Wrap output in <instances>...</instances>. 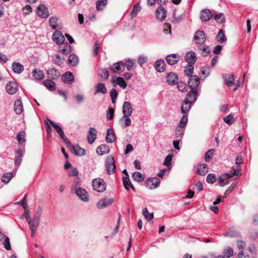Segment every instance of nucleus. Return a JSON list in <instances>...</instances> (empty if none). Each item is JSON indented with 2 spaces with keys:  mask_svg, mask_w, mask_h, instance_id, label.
Returning a JSON list of instances; mask_svg holds the SVG:
<instances>
[{
  "mask_svg": "<svg viewBox=\"0 0 258 258\" xmlns=\"http://www.w3.org/2000/svg\"><path fill=\"white\" fill-rule=\"evenodd\" d=\"M78 57L75 54H72L69 56L68 62L72 66H76L78 63Z\"/></svg>",
  "mask_w": 258,
  "mask_h": 258,
  "instance_id": "nucleus-36",
  "label": "nucleus"
},
{
  "mask_svg": "<svg viewBox=\"0 0 258 258\" xmlns=\"http://www.w3.org/2000/svg\"><path fill=\"white\" fill-rule=\"evenodd\" d=\"M37 14L42 18H46L49 16L48 9L44 5H40L37 7Z\"/></svg>",
  "mask_w": 258,
  "mask_h": 258,
  "instance_id": "nucleus-12",
  "label": "nucleus"
},
{
  "mask_svg": "<svg viewBox=\"0 0 258 258\" xmlns=\"http://www.w3.org/2000/svg\"><path fill=\"white\" fill-rule=\"evenodd\" d=\"M14 110L18 114H20L23 111L22 102L20 99H17L14 104Z\"/></svg>",
  "mask_w": 258,
  "mask_h": 258,
  "instance_id": "nucleus-27",
  "label": "nucleus"
},
{
  "mask_svg": "<svg viewBox=\"0 0 258 258\" xmlns=\"http://www.w3.org/2000/svg\"><path fill=\"white\" fill-rule=\"evenodd\" d=\"M187 121L188 118L187 115H183L180 120L178 126L183 128L186 125Z\"/></svg>",
  "mask_w": 258,
  "mask_h": 258,
  "instance_id": "nucleus-53",
  "label": "nucleus"
},
{
  "mask_svg": "<svg viewBox=\"0 0 258 258\" xmlns=\"http://www.w3.org/2000/svg\"><path fill=\"white\" fill-rule=\"evenodd\" d=\"M123 183L125 189H128V185L131 184V181L129 176H124L122 179Z\"/></svg>",
  "mask_w": 258,
  "mask_h": 258,
  "instance_id": "nucleus-64",
  "label": "nucleus"
},
{
  "mask_svg": "<svg viewBox=\"0 0 258 258\" xmlns=\"http://www.w3.org/2000/svg\"><path fill=\"white\" fill-rule=\"evenodd\" d=\"M59 52L60 53L67 55L69 54L72 51V47L68 43H62L58 47Z\"/></svg>",
  "mask_w": 258,
  "mask_h": 258,
  "instance_id": "nucleus-13",
  "label": "nucleus"
},
{
  "mask_svg": "<svg viewBox=\"0 0 258 258\" xmlns=\"http://www.w3.org/2000/svg\"><path fill=\"white\" fill-rule=\"evenodd\" d=\"M143 214L145 218L149 221L152 220L154 217V213H151L149 214L148 210L146 208L144 209L143 211Z\"/></svg>",
  "mask_w": 258,
  "mask_h": 258,
  "instance_id": "nucleus-51",
  "label": "nucleus"
},
{
  "mask_svg": "<svg viewBox=\"0 0 258 258\" xmlns=\"http://www.w3.org/2000/svg\"><path fill=\"white\" fill-rule=\"evenodd\" d=\"M207 182L209 183L213 184L216 181V176L214 174L210 173L207 176Z\"/></svg>",
  "mask_w": 258,
  "mask_h": 258,
  "instance_id": "nucleus-56",
  "label": "nucleus"
},
{
  "mask_svg": "<svg viewBox=\"0 0 258 258\" xmlns=\"http://www.w3.org/2000/svg\"><path fill=\"white\" fill-rule=\"evenodd\" d=\"M44 85L49 90L53 91L55 89V84L50 80H46L43 82Z\"/></svg>",
  "mask_w": 258,
  "mask_h": 258,
  "instance_id": "nucleus-35",
  "label": "nucleus"
},
{
  "mask_svg": "<svg viewBox=\"0 0 258 258\" xmlns=\"http://www.w3.org/2000/svg\"><path fill=\"white\" fill-rule=\"evenodd\" d=\"M6 89L8 94L13 95L18 90V86L16 82L9 81L6 86Z\"/></svg>",
  "mask_w": 258,
  "mask_h": 258,
  "instance_id": "nucleus-7",
  "label": "nucleus"
},
{
  "mask_svg": "<svg viewBox=\"0 0 258 258\" xmlns=\"http://www.w3.org/2000/svg\"><path fill=\"white\" fill-rule=\"evenodd\" d=\"M52 58H53V62L58 65V66H60L61 64H62L63 62V60H64V57H62V56H61L59 54H54L53 56H52Z\"/></svg>",
  "mask_w": 258,
  "mask_h": 258,
  "instance_id": "nucleus-37",
  "label": "nucleus"
},
{
  "mask_svg": "<svg viewBox=\"0 0 258 258\" xmlns=\"http://www.w3.org/2000/svg\"><path fill=\"white\" fill-rule=\"evenodd\" d=\"M214 152V149L209 150L205 155V160L206 162H209L210 159L212 158L213 153Z\"/></svg>",
  "mask_w": 258,
  "mask_h": 258,
  "instance_id": "nucleus-54",
  "label": "nucleus"
},
{
  "mask_svg": "<svg viewBox=\"0 0 258 258\" xmlns=\"http://www.w3.org/2000/svg\"><path fill=\"white\" fill-rule=\"evenodd\" d=\"M160 180L157 178H149L145 182L146 186L150 189H154L159 186Z\"/></svg>",
  "mask_w": 258,
  "mask_h": 258,
  "instance_id": "nucleus-8",
  "label": "nucleus"
},
{
  "mask_svg": "<svg viewBox=\"0 0 258 258\" xmlns=\"http://www.w3.org/2000/svg\"><path fill=\"white\" fill-rule=\"evenodd\" d=\"M212 17L211 12L208 9L202 10L201 12V19L203 21H208Z\"/></svg>",
  "mask_w": 258,
  "mask_h": 258,
  "instance_id": "nucleus-23",
  "label": "nucleus"
},
{
  "mask_svg": "<svg viewBox=\"0 0 258 258\" xmlns=\"http://www.w3.org/2000/svg\"><path fill=\"white\" fill-rule=\"evenodd\" d=\"M39 221L37 219H32V222L29 224L30 229H37L39 226Z\"/></svg>",
  "mask_w": 258,
  "mask_h": 258,
  "instance_id": "nucleus-55",
  "label": "nucleus"
},
{
  "mask_svg": "<svg viewBox=\"0 0 258 258\" xmlns=\"http://www.w3.org/2000/svg\"><path fill=\"white\" fill-rule=\"evenodd\" d=\"M156 15L157 19L164 20L166 17V11L163 7H160L156 10Z\"/></svg>",
  "mask_w": 258,
  "mask_h": 258,
  "instance_id": "nucleus-26",
  "label": "nucleus"
},
{
  "mask_svg": "<svg viewBox=\"0 0 258 258\" xmlns=\"http://www.w3.org/2000/svg\"><path fill=\"white\" fill-rule=\"evenodd\" d=\"M214 18H215V20L218 23H219L221 24L223 22H224V21L225 20L224 16L223 14H222V13H221V14L216 15L214 17Z\"/></svg>",
  "mask_w": 258,
  "mask_h": 258,
  "instance_id": "nucleus-60",
  "label": "nucleus"
},
{
  "mask_svg": "<svg viewBox=\"0 0 258 258\" xmlns=\"http://www.w3.org/2000/svg\"><path fill=\"white\" fill-rule=\"evenodd\" d=\"M201 50V54L203 56H207L210 53V50L208 46H203Z\"/></svg>",
  "mask_w": 258,
  "mask_h": 258,
  "instance_id": "nucleus-63",
  "label": "nucleus"
},
{
  "mask_svg": "<svg viewBox=\"0 0 258 258\" xmlns=\"http://www.w3.org/2000/svg\"><path fill=\"white\" fill-rule=\"evenodd\" d=\"M239 232L233 227L229 228L228 231L225 233V236L230 237L239 236Z\"/></svg>",
  "mask_w": 258,
  "mask_h": 258,
  "instance_id": "nucleus-34",
  "label": "nucleus"
},
{
  "mask_svg": "<svg viewBox=\"0 0 258 258\" xmlns=\"http://www.w3.org/2000/svg\"><path fill=\"white\" fill-rule=\"evenodd\" d=\"M13 177V174L12 173L9 172L5 173L2 177V181L4 183H8L10 182Z\"/></svg>",
  "mask_w": 258,
  "mask_h": 258,
  "instance_id": "nucleus-43",
  "label": "nucleus"
},
{
  "mask_svg": "<svg viewBox=\"0 0 258 258\" xmlns=\"http://www.w3.org/2000/svg\"><path fill=\"white\" fill-rule=\"evenodd\" d=\"M180 57L176 54L168 55L166 57L167 62L170 65H174L179 61Z\"/></svg>",
  "mask_w": 258,
  "mask_h": 258,
  "instance_id": "nucleus-18",
  "label": "nucleus"
},
{
  "mask_svg": "<svg viewBox=\"0 0 258 258\" xmlns=\"http://www.w3.org/2000/svg\"><path fill=\"white\" fill-rule=\"evenodd\" d=\"M109 152V148L106 145H101L97 147L96 149L97 153L99 155H103L108 153Z\"/></svg>",
  "mask_w": 258,
  "mask_h": 258,
  "instance_id": "nucleus-28",
  "label": "nucleus"
},
{
  "mask_svg": "<svg viewBox=\"0 0 258 258\" xmlns=\"http://www.w3.org/2000/svg\"><path fill=\"white\" fill-rule=\"evenodd\" d=\"M194 69V68L193 64L188 63V64L187 65L186 67H185V69L184 71L185 74L187 76L190 77L191 76H192L191 75L193 73Z\"/></svg>",
  "mask_w": 258,
  "mask_h": 258,
  "instance_id": "nucleus-48",
  "label": "nucleus"
},
{
  "mask_svg": "<svg viewBox=\"0 0 258 258\" xmlns=\"http://www.w3.org/2000/svg\"><path fill=\"white\" fill-rule=\"evenodd\" d=\"M33 76L38 80H42L44 78V74L42 71L35 69L32 72Z\"/></svg>",
  "mask_w": 258,
  "mask_h": 258,
  "instance_id": "nucleus-33",
  "label": "nucleus"
},
{
  "mask_svg": "<svg viewBox=\"0 0 258 258\" xmlns=\"http://www.w3.org/2000/svg\"><path fill=\"white\" fill-rule=\"evenodd\" d=\"M98 75L101 80H107L109 77V73L105 69H101L99 70Z\"/></svg>",
  "mask_w": 258,
  "mask_h": 258,
  "instance_id": "nucleus-40",
  "label": "nucleus"
},
{
  "mask_svg": "<svg viewBox=\"0 0 258 258\" xmlns=\"http://www.w3.org/2000/svg\"><path fill=\"white\" fill-rule=\"evenodd\" d=\"M122 112L124 115H131L133 112V108L130 102H124L122 106Z\"/></svg>",
  "mask_w": 258,
  "mask_h": 258,
  "instance_id": "nucleus-21",
  "label": "nucleus"
},
{
  "mask_svg": "<svg viewBox=\"0 0 258 258\" xmlns=\"http://www.w3.org/2000/svg\"><path fill=\"white\" fill-rule=\"evenodd\" d=\"M192 104L189 103L187 101L185 100L184 101L183 103L182 104L181 107V110L182 113H186L188 112L189 110L191 108V106Z\"/></svg>",
  "mask_w": 258,
  "mask_h": 258,
  "instance_id": "nucleus-41",
  "label": "nucleus"
},
{
  "mask_svg": "<svg viewBox=\"0 0 258 258\" xmlns=\"http://www.w3.org/2000/svg\"><path fill=\"white\" fill-rule=\"evenodd\" d=\"M194 40L197 44H203L206 40V36L204 31L199 30L194 35Z\"/></svg>",
  "mask_w": 258,
  "mask_h": 258,
  "instance_id": "nucleus-5",
  "label": "nucleus"
},
{
  "mask_svg": "<svg viewBox=\"0 0 258 258\" xmlns=\"http://www.w3.org/2000/svg\"><path fill=\"white\" fill-rule=\"evenodd\" d=\"M62 80L66 84H72L74 81V77L73 74L68 72L64 73L61 77Z\"/></svg>",
  "mask_w": 258,
  "mask_h": 258,
  "instance_id": "nucleus-20",
  "label": "nucleus"
},
{
  "mask_svg": "<svg viewBox=\"0 0 258 258\" xmlns=\"http://www.w3.org/2000/svg\"><path fill=\"white\" fill-rule=\"evenodd\" d=\"M106 92H107V89H106L105 86L103 83H99L95 86V94H96L99 93H101L102 94H105Z\"/></svg>",
  "mask_w": 258,
  "mask_h": 258,
  "instance_id": "nucleus-32",
  "label": "nucleus"
},
{
  "mask_svg": "<svg viewBox=\"0 0 258 258\" xmlns=\"http://www.w3.org/2000/svg\"><path fill=\"white\" fill-rule=\"evenodd\" d=\"M236 174V171H234L232 173L223 174L218 178L219 184L220 186H223L229 183V180L232 178L233 175Z\"/></svg>",
  "mask_w": 258,
  "mask_h": 258,
  "instance_id": "nucleus-3",
  "label": "nucleus"
},
{
  "mask_svg": "<svg viewBox=\"0 0 258 258\" xmlns=\"http://www.w3.org/2000/svg\"><path fill=\"white\" fill-rule=\"evenodd\" d=\"M130 115H124L120 119V122L123 127H127L130 126L131 124V120L128 117Z\"/></svg>",
  "mask_w": 258,
  "mask_h": 258,
  "instance_id": "nucleus-39",
  "label": "nucleus"
},
{
  "mask_svg": "<svg viewBox=\"0 0 258 258\" xmlns=\"http://www.w3.org/2000/svg\"><path fill=\"white\" fill-rule=\"evenodd\" d=\"M114 202L113 198H104L99 200L97 203V208L102 209L106 207L109 206Z\"/></svg>",
  "mask_w": 258,
  "mask_h": 258,
  "instance_id": "nucleus-6",
  "label": "nucleus"
},
{
  "mask_svg": "<svg viewBox=\"0 0 258 258\" xmlns=\"http://www.w3.org/2000/svg\"><path fill=\"white\" fill-rule=\"evenodd\" d=\"M166 80L169 85H174L177 83L178 76L174 73H170L167 74Z\"/></svg>",
  "mask_w": 258,
  "mask_h": 258,
  "instance_id": "nucleus-22",
  "label": "nucleus"
},
{
  "mask_svg": "<svg viewBox=\"0 0 258 258\" xmlns=\"http://www.w3.org/2000/svg\"><path fill=\"white\" fill-rule=\"evenodd\" d=\"M93 189L99 192H102L106 189V183L102 179L95 178L92 181Z\"/></svg>",
  "mask_w": 258,
  "mask_h": 258,
  "instance_id": "nucleus-1",
  "label": "nucleus"
},
{
  "mask_svg": "<svg viewBox=\"0 0 258 258\" xmlns=\"http://www.w3.org/2000/svg\"><path fill=\"white\" fill-rule=\"evenodd\" d=\"M52 38L55 43L59 45L64 43L63 42L65 40V38L62 35V33L59 31H56L53 33Z\"/></svg>",
  "mask_w": 258,
  "mask_h": 258,
  "instance_id": "nucleus-9",
  "label": "nucleus"
},
{
  "mask_svg": "<svg viewBox=\"0 0 258 258\" xmlns=\"http://www.w3.org/2000/svg\"><path fill=\"white\" fill-rule=\"evenodd\" d=\"M13 72L16 74H21L24 71V66L19 62H14L12 65Z\"/></svg>",
  "mask_w": 258,
  "mask_h": 258,
  "instance_id": "nucleus-25",
  "label": "nucleus"
},
{
  "mask_svg": "<svg viewBox=\"0 0 258 258\" xmlns=\"http://www.w3.org/2000/svg\"><path fill=\"white\" fill-rule=\"evenodd\" d=\"M16 156L15 158V164L17 166H19L21 162V157L22 156V151L20 149L18 150L16 152Z\"/></svg>",
  "mask_w": 258,
  "mask_h": 258,
  "instance_id": "nucleus-45",
  "label": "nucleus"
},
{
  "mask_svg": "<svg viewBox=\"0 0 258 258\" xmlns=\"http://www.w3.org/2000/svg\"><path fill=\"white\" fill-rule=\"evenodd\" d=\"M4 245L5 248L7 250H10L11 249V246L10 244V242L9 238L8 236H4Z\"/></svg>",
  "mask_w": 258,
  "mask_h": 258,
  "instance_id": "nucleus-57",
  "label": "nucleus"
},
{
  "mask_svg": "<svg viewBox=\"0 0 258 258\" xmlns=\"http://www.w3.org/2000/svg\"><path fill=\"white\" fill-rule=\"evenodd\" d=\"M165 63L163 60H157L155 63V68L159 72H163L165 70Z\"/></svg>",
  "mask_w": 258,
  "mask_h": 258,
  "instance_id": "nucleus-29",
  "label": "nucleus"
},
{
  "mask_svg": "<svg viewBox=\"0 0 258 258\" xmlns=\"http://www.w3.org/2000/svg\"><path fill=\"white\" fill-rule=\"evenodd\" d=\"M224 121L228 124H231L233 122V116L230 114L223 118Z\"/></svg>",
  "mask_w": 258,
  "mask_h": 258,
  "instance_id": "nucleus-61",
  "label": "nucleus"
},
{
  "mask_svg": "<svg viewBox=\"0 0 258 258\" xmlns=\"http://www.w3.org/2000/svg\"><path fill=\"white\" fill-rule=\"evenodd\" d=\"M115 140V137L113 132V131L112 128H108L107 130L106 136V141L107 143H112L114 142Z\"/></svg>",
  "mask_w": 258,
  "mask_h": 258,
  "instance_id": "nucleus-30",
  "label": "nucleus"
},
{
  "mask_svg": "<svg viewBox=\"0 0 258 258\" xmlns=\"http://www.w3.org/2000/svg\"><path fill=\"white\" fill-rule=\"evenodd\" d=\"M133 179L138 182H141L144 180V175L139 172H135L132 175Z\"/></svg>",
  "mask_w": 258,
  "mask_h": 258,
  "instance_id": "nucleus-42",
  "label": "nucleus"
},
{
  "mask_svg": "<svg viewBox=\"0 0 258 258\" xmlns=\"http://www.w3.org/2000/svg\"><path fill=\"white\" fill-rule=\"evenodd\" d=\"M25 136L26 134L25 132L24 131H21L18 134L17 136V139L19 143H23L25 142Z\"/></svg>",
  "mask_w": 258,
  "mask_h": 258,
  "instance_id": "nucleus-50",
  "label": "nucleus"
},
{
  "mask_svg": "<svg viewBox=\"0 0 258 258\" xmlns=\"http://www.w3.org/2000/svg\"><path fill=\"white\" fill-rule=\"evenodd\" d=\"M97 136V131L94 127H90L89 130L88 135L87 137V141L89 144H92Z\"/></svg>",
  "mask_w": 258,
  "mask_h": 258,
  "instance_id": "nucleus-16",
  "label": "nucleus"
},
{
  "mask_svg": "<svg viewBox=\"0 0 258 258\" xmlns=\"http://www.w3.org/2000/svg\"><path fill=\"white\" fill-rule=\"evenodd\" d=\"M116 82L118 85H119L120 87L124 89L126 87L127 84L124 79L121 77H117L116 78Z\"/></svg>",
  "mask_w": 258,
  "mask_h": 258,
  "instance_id": "nucleus-52",
  "label": "nucleus"
},
{
  "mask_svg": "<svg viewBox=\"0 0 258 258\" xmlns=\"http://www.w3.org/2000/svg\"><path fill=\"white\" fill-rule=\"evenodd\" d=\"M58 21V18L55 16H52L49 18V25L53 29H56L57 27V23Z\"/></svg>",
  "mask_w": 258,
  "mask_h": 258,
  "instance_id": "nucleus-44",
  "label": "nucleus"
},
{
  "mask_svg": "<svg viewBox=\"0 0 258 258\" xmlns=\"http://www.w3.org/2000/svg\"><path fill=\"white\" fill-rule=\"evenodd\" d=\"M224 80L225 84L229 87L234 85V76L232 74H224L222 76Z\"/></svg>",
  "mask_w": 258,
  "mask_h": 258,
  "instance_id": "nucleus-14",
  "label": "nucleus"
},
{
  "mask_svg": "<svg viewBox=\"0 0 258 258\" xmlns=\"http://www.w3.org/2000/svg\"><path fill=\"white\" fill-rule=\"evenodd\" d=\"M110 96L112 102L114 103L115 101V99L117 97V92L115 89H112L110 91Z\"/></svg>",
  "mask_w": 258,
  "mask_h": 258,
  "instance_id": "nucleus-62",
  "label": "nucleus"
},
{
  "mask_svg": "<svg viewBox=\"0 0 258 258\" xmlns=\"http://www.w3.org/2000/svg\"><path fill=\"white\" fill-rule=\"evenodd\" d=\"M200 79L197 76H191L188 80V84L192 90L196 89L199 85Z\"/></svg>",
  "mask_w": 258,
  "mask_h": 258,
  "instance_id": "nucleus-10",
  "label": "nucleus"
},
{
  "mask_svg": "<svg viewBox=\"0 0 258 258\" xmlns=\"http://www.w3.org/2000/svg\"><path fill=\"white\" fill-rule=\"evenodd\" d=\"M75 193L82 201L87 202L89 201V197L86 189L82 187L76 188Z\"/></svg>",
  "mask_w": 258,
  "mask_h": 258,
  "instance_id": "nucleus-4",
  "label": "nucleus"
},
{
  "mask_svg": "<svg viewBox=\"0 0 258 258\" xmlns=\"http://www.w3.org/2000/svg\"><path fill=\"white\" fill-rule=\"evenodd\" d=\"M217 42L222 43L226 41L227 39L222 30H220L217 35L216 36Z\"/></svg>",
  "mask_w": 258,
  "mask_h": 258,
  "instance_id": "nucleus-38",
  "label": "nucleus"
},
{
  "mask_svg": "<svg viewBox=\"0 0 258 258\" xmlns=\"http://www.w3.org/2000/svg\"><path fill=\"white\" fill-rule=\"evenodd\" d=\"M48 121L51 125H52L56 130L57 133L59 134L60 138L63 140L67 145H71V143L69 141L68 138L65 136L60 126L55 124L53 121L48 119Z\"/></svg>",
  "mask_w": 258,
  "mask_h": 258,
  "instance_id": "nucleus-2",
  "label": "nucleus"
},
{
  "mask_svg": "<svg viewBox=\"0 0 258 258\" xmlns=\"http://www.w3.org/2000/svg\"><path fill=\"white\" fill-rule=\"evenodd\" d=\"M71 148L72 151L77 156H82L85 154V151L79 146L74 147L71 143V145H67Z\"/></svg>",
  "mask_w": 258,
  "mask_h": 258,
  "instance_id": "nucleus-24",
  "label": "nucleus"
},
{
  "mask_svg": "<svg viewBox=\"0 0 258 258\" xmlns=\"http://www.w3.org/2000/svg\"><path fill=\"white\" fill-rule=\"evenodd\" d=\"M184 134L183 128L177 126L175 131V135L177 138H181Z\"/></svg>",
  "mask_w": 258,
  "mask_h": 258,
  "instance_id": "nucleus-59",
  "label": "nucleus"
},
{
  "mask_svg": "<svg viewBox=\"0 0 258 258\" xmlns=\"http://www.w3.org/2000/svg\"><path fill=\"white\" fill-rule=\"evenodd\" d=\"M197 98V91L192 90L187 94L184 100L187 101L189 103L193 104L196 101Z\"/></svg>",
  "mask_w": 258,
  "mask_h": 258,
  "instance_id": "nucleus-19",
  "label": "nucleus"
},
{
  "mask_svg": "<svg viewBox=\"0 0 258 258\" xmlns=\"http://www.w3.org/2000/svg\"><path fill=\"white\" fill-rule=\"evenodd\" d=\"M185 60L189 64H195L197 60L195 52L190 51L186 53L185 55Z\"/></svg>",
  "mask_w": 258,
  "mask_h": 258,
  "instance_id": "nucleus-17",
  "label": "nucleus"
},
{
  "mask_svg": "<svg viewBox=\"0 0 258 258\" xmlns=\"http://www.w3.org/2000/svg\"><path fill=\"white\" fill-rule=\"evenodd\" d=\"M208 172V166L206 164L199 165L197 168V173L200 175H205Z\"/></svg>",
  "mask_w": 258,
  "mask_h": 258,
  "instance_id": "nucleus-31",
  "label": "nucleus"
},
{
  "mask_svg": "<svg viewBox=\"0 0 258 258\" xmlns=\"http://www.w3.org/2000/svg\"><path fill=\"white\" fill-rule=\"evenodd\" d=\"M106 168L107 173L111 174L114 173L115 169V166L113 158L111 156H108L107 158Z\"/></svg>",
  "mask_w": 258,
  "mask_h": 258,
  "instance_id": "nucleus-11",
  "label": "nucleus"
},
{
  "mask_svg": "<svg viewBox=\"0 0 258 258\" xmlns=\"http://www.w3.org/2000/svg\"><path fill=\"white\" fill-rule=\"evenodd\" d=\"M124 64L122 62H117L113 63L110 67V70L113 73L122 72L124 71Z\"/></svg>",
  "mask_w": 258,
  "mask_h": 258,
  "instance_id": "nucleus-15",
  "label": "nucleus"
},
{
  "mask_svg": "<svg viewBox=\"0 0 258 258\" xmlns=\"http://www.w3.org/2000/svg\"><path fill=\"white\" fill-rule=\"evenodd\" d=\"M233 249L231 247H228L224 250V256L229 258L233 255Z\"/></svg>",
  "mask_w": 258,
  "mask_h": 258,
  "instance_id": "nucleus-58",
  "label": "nucleus"
},
{
  "mask_svg": "<svg viewBox=\"0 0 258 258\" xmlns=\"http://www.w3.org/2000/svg\"><path fill=\"white\" fill-rule=\"evenodd\" d=\"M236 246L240 251H243V249L246 246V242L242 240H238L236 241Z\"/></svg>",
  "mask_w": 258,
  "mask_h": 258,
  "instance_id": "nucleus-49",
  "label": "nucleus"
},
{
  "mask_svg": "<svg viewBox=\"0 0 258 258\" xmlns=\"http://www.w3.org/2000/svg\"><path fill=\"white\" fill-rule=\"evenodd\" d=\"M141 8L139 5V3L135 4L134 6L133 9L131 12V16L132 18L136 17L138 13L141 11Z\"/></svg>",
  "mask_w": 258,
  "mask_h": 258,
  "instance_id": "nucleus-46",
  "label": "nucleus"
},
{
  "mask_svg": "<svg viewBox=\"0 0 258 258\" xmlns=\"http://www.w3.org/2000/svg\"><path fill=\"white\" fill-rule=\"evenodd\" d=\"M107 4V0H98L96 2V9L97 10L100 11L103 10L104 7Z\"/></svg>",
  "mask_w": 258,
  "mask_h": 258,
  "instance_id": "nucleus-47",
  "label": "nucleus"
}]
</instances>
